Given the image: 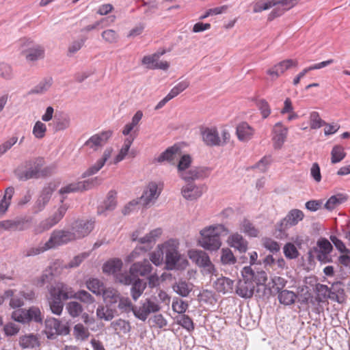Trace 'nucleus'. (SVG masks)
I'll use <instances>...</instances> for the list:
<instances>
[{"instance_id":"nucleus-8","label":"nucleus","mask_w":350,"mask_h":350,"mask_svg":"<svg viewBox=\"0 0 350 350\" xmlns=\"http://www.w3.org/2000/svg\"><path fill=\"white\" fill-rule=\"evenodd\" d=\"M44 332L48 338H53L56 335H66L69 328L63 325L61 321L55 318H48L45 320Z\"/></svg>"},{"instance_id":"nucleus-48","label":"nucleus","mask_w":350,"mask_h":350,"mask_svg":"<svg viewBox=\"0 0 350 350\" xmlns=\"http://www.w3.org/2000/svg\"><path fill=\"white\" fill-rule=\"evenodd\" d=\"M111 326L113 327L116 331L122 332L124 334L129 333L131 329L130 323L122 319L111 322Z\"/></svg>"},{"instance_id":"nucleus-17","label":"nucleus","mask_w":350,"mask_h":350,"mask_svg":"<svg viewBox=\"0 0 350 350\" xmlns=\"http://www.w3.org/2000/svg\"><path fill=\"white\" fill-rule=\"evenodd\" d=\"M75 293L72 286L64 282H57L49 289V293H52L63 300L73 299Z\"/></svg>"},{"instance_id":"nucleus-10","label":"nucleus","mask_w":350,"mask_h":350,"mask_svg":"<svg viewBox=\"0 0 350 350\" xmlns=\"http://www.w3.org/2000/svg\"><path fill=\"white\" fill-rule=\"evenodd\" d=\"M304 214L302 211L297 208L291 210L279 224V230L285 231L288 228L296 226L303 220Z\"/></svg>"},{"instance_id":"nucleus-6","label":"nucleus","mask_w":350,"mask_h":350,"mask_svg":"<svg viewBox=\"0 0 350 350\" xmlns=\"http://www.w3.org/2000/svg\"><path fill=\"white\" fill-rule=\"evenodd\" d=\"M188 255L193 262L198 266L203 267L208 273L215 272V267L211 262L209 256L204 251L192 250L189 251Z\"/></svg>"},{"instance_id":"nucleus-34","label":"nucleus","mask_w":350,"mask_h":350,"mask_svg":"<svg viewBox=\"0 0 350 350\" xmlns=\"http://www.w3.org/2000/svg\"><path fill=\"white\" fill-rule=\"evenodd\" d=\"M122 261L119 258H113L107 261L103 266V271L107 274H116L122 267Z\"/></svg>"},{"instance_id":"nucleus-29","label":"nucleus","mask_w":350,"mask_h":350,"mask_svg":"<svg viewBox=\"0 0 350 350\" xmlns=\"http://www.w3.org/2000/svg\"><path fill=\"white\" fill-rule=\"evenodd\" d=\"M204 142L211 146H219L220 138L217 131L214 128H206L202 132Z\"/></svg>"},{"instance_id":"nucleus-11","label":"nucleus","mask_w":350,"mask_h":350,"mask_svg":"<svg viewBox=\"0 0 350 350\" xmlns=\"http://www.w3.org/2000/svg\"><path fill=\"white\" fill-rule=\"evenodd\" d=\"M67 211V206L66 205H62L59 207L57 211L53 213V215L49 218L42 221L36 231L38 232H42L43 231L49 230L53 226L56 225L64 216Z\"/></svg>"},{"instance_id":"nucleus-36","label":"nucleus","mask_w":350,"mask_h":350,"mask_svg":"<svg viewBox=\"0 0 350 350\" xmlns=\"http://www.w3.org/2000/svg\"><path fill=\"white\" fill-rule=\"evenodd\" d=\"M135 137L130 135L127 138H126L124 141V144L121 149L120 150L119 153L113 159V163L117 164L119 162L122 161L124 159L126 156L128 154L129 150L131 144L134 141Z\"/></svg>"},{"instance_id":"nucleus-20","label":"nucleus","mask_w":350,"mask_h":350,"mask_svg":"<svg viewBox=\"0 0 350 350\" xmlns=\"http://www.w3.org/2000/svg\"><path fill=\"white\" fill-rule=\"evenodd\" d=\"M48 169L41 170V165L39 163L35 164L26 170L18 174V177L21 180H27L31 178H38L47 175Z\"/></svg>"},{"instance_id":"nucleus-55","label":"nucleus","mask_w":350,"mask_h":350,"mask_svg":"<svg viewBox=\"0 0 350 350\" xmlns=\"http://www.w3.org/2000/svg\"><path fill=\"white\" fill-rule=\"evenodd\" d=\"M310 124L312 129H317L325 125L326 122L323 120L317 111H312L310 114Z\"/></svg>"},{"instance_id":"nucleus-49","label":"nucleus","mask_w":350,"mask_h":350,"mask_svg":"<svg viewBox=\"0 0 350 350\" xmlns=\"http://www.w3.org/2000/svg\"><path fill=\"white\" fill-rule=\"evenodd\" d=\"M52 79L46 78L31 90L30 94H43L46 92L52 85Z\"/></svg>"},{"instance_id":"nucleus-26","label":"nucleus","mask_w":350,"mask_h":350,"mask_svg":"<svg viewBox=\"0 0 350 350\" xmlns=\"http://www.w3.org/2000/svg\"><path fill=\"white\" fill-rule=\"evenodd\" d=\"M179 148L176 146H172L167 148L165 151L161 152L158 157H154L153 162L162 163L163 162H168L170 164H174V160Z\"/></svg>"},{"instance_id":"nucleus-1","label":"nucleus","mask_w":350,"mask_h":350,"mask_svg":"<svg viewBox=\"0 0 350 350\" xmlns=\"http://www.w3.org/2000/svg\"><path fill=\"white\" fill-rule=\"evenodd\" d=\"M229 230L223 224L206 226L200 231L198 245L206 250L215 252L221 246L220 236L228 234Z\"/></svg>"},{"instance_id":"nucleus-57","label":"nucleus","mask_w":350,"mask_h":350,"mask_svg":"<svg viewBox=\"0 0 350 350\" xmlns=\"http://www.w3.org/2000/svg\"><path fill=\"white\" fill-rule=\"evenodd\" d=\"M103 39L107 43L115 44L119 40L118 33L113 29H107L102 32Z\"/></svg>"},{"instance_id":"nucleus-3","label":"nucleus","mask_w":350,"mask_h":350,"mask_svg":"<svg viewBox=\"0 0 350 350\" xmlns=\"http://www.w3.org/2000/svg\"><path fill=\"white\" fill-rule=\"evenodd\" d=\"M162 234V230L160 228L154 229L151 230L148 234L145 235L143 237L139 238V232L135 231L132 234V240L134 241H138L141 244H147L148 247L144 246H137L135 249V250L130 254L129 256V258L130 260H132L133 258H135L138 254V250L142 251V252H147L148 250H150L152 245L154 244L157 239Z\"/></svg>"},{"instance_id":"nucleus-18","label":"nucleus","mask_w":350,"mask_h":350,"mask_svg":"<svg viewBox=\"0 0 350 350\" xmlns=\"http://www.w3.org/2000/svg\"><path fill=\"white\" fill-rule=\"evenodd\" d=\"M112 133L109 131L95 134L89 138L85 143V146L94 151L103 146L111 137Z\"/></svg>"},{"instance_id":"nucleus-43","label":"nucleus","mask_w":350,"mask_h":350,"mask_svg":"<svg viewBox=\"0 0 350 350\" xmlns=\"http://www.w3.org/2000/svg\"><path fill=\"white\" fill-rule=\"evenodd\" d=\"M19 344L24 349H32L39 346V341L36 336L29 334L21 337Z\"/></svg>"},{"instance_id":"nucleus-47","label":"nucleus","mask_w":350,"mask_h":350,"mask_svg":"<svg viewBox=\"0 0 350 350\" xmlns=\"http://www.w3.org/2000/svg\"><path fill=\"white\" fill-rule=\"evenodd\" d=\"M161 244H159L157 250L150 254V260L155 265L159 266L162 264L163 260L164 247H162Z\"/></svg>"},{"instance_id":"nucleus-23","label":"nucleus","mask_w":350,"mask_h":350,"mask_svg":"<svg viewBox=\"0 0 350 350\" xmlns=\"http://www.w3.org/2000/svg\"><path fill=\"white\" fill-rule=\"evenodd\" d=\"M116 192L111 190L107 193L106 199L98 207L97 213L98 215L107 214V212L112 211L117 205Z\"/></svg>"},{"instance_id":"nucleus-7","label":"nucleus","mask_w":350,"mask_h":350,"mask_svg":"<svg viewBox=\"0 0 350 350\" xmlns=\"http://www.w3.org/2000/svg\"><path fill=\"white\" fill-rule=\"evenodd\" d=\"M99 183H100L98 178L96 177L86 180L68 184L62 187L59 189V192L61 195H64L73 192L82 191L84 190L90 189Z\"/></svg>"},{"instance_id":"nucleus-45","label":"nucleus","mask_w":350,"mask_h":350,"mask_svg":"<svg viewBox=\"0 0 350 350\" xmlns=\"http://www.w3.org/2000/svg\"><path fill=\"white\" fill-rule=\"evenodd\" d=\"M73 335L77 340L83 341L89 338L90 334L88 329L83 324L77 323L74 326Z\"/></svg>"},{"instance_id":"nucleus-12","label":"nucleus","mask_w":350,"mask_h":350,"mask_svg":"<svg viewBox=\"0 0 350 350\" xmlns=\"http://www.w3.org/2000/svg\"><path fill=\"white\" fill-rule=\"evenodd\" d=\"M161 191V188H159L157 183H149L139 198L140 203L144 206H148L150 203L154 202L160 196Z\"/></svg>"},{"instance_id":"nucleus-35","label":"nucleus","mask_w":350,"mask_h":350,"mask_svg":"<svg viewBox=\"0 0 350 350\" xmlns=\"http://www.w3.org/2000/svg\"><path fill=\"white\" fill-rule=\"evenodd\" d=\"M240 230L251 237H256L258 235V230L247 219L244 218L239 223Z\"/></svg>"},{"instance_id":"nucleus-38","label":"nucleus","mask_w":350,"mask_h":350,"mask_svg":"<svg viewBox=\"0 0 350 350\" xmlns=\"http://www.w3.org/2000/svg\"><path fill=\"white\" fill-rule=\"evenodd\" d=\"M86 287L94 294L101 295L105 287L103 282L97 278H90L85 282Z\"/></svg>"},{"instance_id":"nucleus-30","label":"nucleus","mask_w":350,"mask_h":350,"mask_svg":"<svg viewBox=\"0 0 350 350\" xmlns=\"http://www.w3.org/2000/svg\"><path fill=\"white\" fill-rule=\"evenodd\" d=\"M348 200V196L346 193H338L332 196L326 202L324 208L327 211H332L340 204L345 203Z\"/></svg>"},{"instance_id":"nucleus-4","label":"nucleus","mask_w":350,"mask_h":350,"mask_svg":"<svg viewBox=\"0 0 350 350\" xmlns=\"http://www.w3.org/2000/svg\"><path fill=\"white\" fill-rule=\"evenodd\" d=\"M161 309L157 297L153 296L141 301L140 305L135 308L133 315L140 321H146L152 313H157Z\"/></svg>"},{"instance_id":"nucleus-19","label":"nucleus","mask_w":350,"mask_h":350,"mask_svg":"<svg viewBox=\"0 0 350 350\" xmlns=\"http://www.w3.org/2000/svg\"><path fill=\"white\" fill-rule=\"evenodd\" d=\"M53 192V188L51 186H47L42 189L33 206V211L34 213H38L44 209L51 200Z\"/></svg>"},{"instance_id":"nucleus-31","label":"nucleus","mask_w":350,"mask_h":350,"mask_svg":"<svg viewBox=\"0 0 350 350\" xmlns=\"http://www.w3.org/2000/svg\"><path fill=\"white\" fill-rule=\"evenodd\" d=\"M15 190L13 187H8L5 189L4 195L0 200V215H4L8 211Z\"/></svg>"},{"instance_id":"nucleus-25","label":"nucleus","mask_w":350,"mask_h":350,"mask_svg":"<svg viewBox=\"0 0 350 350\" xmlns=\"http://www.w3.org/2000/svg\"><path fill=\"white\" fill-rule=\"evenodd\" d=\"M70 117L68 114L59 113L55 115L53 122L50 125H52L55 132H58L68 129L70 125Z\"/></svg>"},{"instance_id":"nucleus-28","label":"nucleus","mask_w":350,"mask_h":350,"mask_svg":"<svg viewBox=\"0 0 350 350\" xmlns=\"http://www.w3.org/2000/svg\"><path fill=\"white\" fill-rule=\"evenodd\" d=\"M236 133L239 141L245 142L252 138L254 130L247 122H242L237 125Z\"/></svg>"},{"instance_id":"nucleus-14","label":"nucleus","mask_w":350,"mask_h":350,"mask_svg":"<svg viewBox=\"0 0 350 350\" xmlns=\"http://www.w3.org/2000/svg\"><path fill=\"white\" fill-rule=\"evenodd\" d=\"M288 128L284 126L281 122L275 124L273 128V146L275 150L282 148L288 135Z\"/></svg>"},{"instance_id":"nucleus-41","label":"nucleus","mask_w":350,"mask_h":350,"mask_svg":"<svg viewBox=\"0 0 350 350\" xmlns=\"http://www.w3.org/2000/svg\"><path fill=\"white\" fill-rule=\"evenodd\" d=\"M220 260L224 265H233L237 262V258L232 250L228 247L222 248L221 250Z\"/></svg>"},{"instance_id":"nucleus-21","label":"nucleus","mask_w":350,"mask_h":350,"mask_svg":"<svg viewBox=\"0 0 350 350\" xmlns=\"http://www.w3.org/2000/svg\"><path fill=\"white\" fill-rule=\"evenodd\" d=\"M202 187L193 183H189L181 189L182 196L187 200H195L202 195Z\"/></svg>"},{"instance_id":"nucleus-58","label":"nucleus","mask_w":350,"mask_h":350,"mask_svg":"<svg viewBox=\"0 0 350 350\" xmlns=\"http://www.w3.org/2000/svg\"><path fill=\"white\" fill-rule=\"evenodd\" d=\"M177 323L189 332L193 331L194 329L193 321L189 316L186 314H182L177 317Z\"/></svg>"},{"instance_id":"nucleus-59","label":"nucleus","mask_w":350,"mask_h":350,"mask_svg":"<svg viewBox=\"0 0 350 350\" xmlns=\"http://www.w3.org/2000/svg\"><path fill=\"white\" fill-rule=\"evenodd\" d=\"M96 316L100 319L111 321L113 318L111 310L105 308L103 306H99L96 309Z\"/></svg>"},{"instance_id":"nucleus-33","label":"nucleus","mask_w":350,"mask_h":350,"mask_svg":"<svg viewBox=\"0 0 350 350\" xmlns=\"http://www.w3.org/2000/svg\"><path fill=\"white\" fill-rule=\"evenodd\" d=\"M101 295L103 301L107 304L110 305L117 304L121 297L120 293L116 289L111 287L105 288Z\"/></svg>"},{"instance_id":"nucleus-16","label":"nucleus","mask_w":350,"mask_h":350,"mask_svg":"<svg viewBox=\"0 0 350 350\" xmlns=\"http://www.w3.org/2000/svg\"><path fill=\"white\" fill-rule=\"evenodd\" d=\"M208 174V169L204 167H192L182 172L179 175L180 178L186 182H190L196 180L202 179Z\"/></svg>"},{"instance_id":"nucleus-5","label":"nucleus","mask_w":350,"mask_h":350,"mask_svg":"<svg viewBox=\"0 0 350 350\" xmlns=\"http://www.w3.org/2000/svg\"><path fill=\"white\" fill-rule=\"evenodd\" d=\"M21 53L28 62H35L44 57V49L29 39L21 41Z\"/></svg>"},{"instance_id":"nucleus-42","label":"nucleus","mask_w":350,"mask_h":350,"mask_svg":"<svg viewBox=\"0 0 350 350\" xmlns=\"http://www.w3.org/2000/svg\"><path fill=\"white\" fill-rule=\"evenodd\" d=\"M174 291L182 297H187L192 291V284L186 281H178L173 286Z\"/></svg>"},{"instance_id":"nucleus-22","label":"nucleus","mask_w":350,"mask_h":350,"mask_svg":"<svg viewBox=\"0 0 350 350\" xmlns=\"http://www.w3.org/2000/svg\"><path fill=\"white\" fill-rule=\"evenodd\" d=\"M152 267L150 261L144 259L143 261L133 263L130 267V273L135 275L136 278L139 276H146L151 273Z\"/></svg>"},{"instance_id":"nucleus-32","label":"nucleus","mask_w":350,"mask_h":350,"mask_svg":"<svg viewBox=\"0 0 350 350\" xmlns=\"http://www.w3.org/2000/svg\"><path fill=\"white\" fill-rule=\"evenodd\" d=\"M47 299L52 313L56 315H60L64 308L63 299L57 297L52 293H49V296Z\"/></svg>"},{"instance_id":"nucleus-64","label":"nucleus","mask_w":350,"mask_h":350,"mask_svg":"<svg viewBox=\"0 0 350 350\" xmlns=\"http://www.w3.org/2000/svg\"><path fill=\"white\" fill-rule=\"evenodd\" d=\"M12 319L18 323H25L28 322L27 310L23 309H17L12 314Z\"/></svg>"},{"instance_id":"nucleus-51","label":"nucleus","mask_w":350,"mask_h":350,"mask_svg":"<svg viewBox=\"0 0 350 350\" xmlns=\"http://www.w3.org/2000/svg\"><path fill=\"white\" fill-rule=\"evenodd\" d=\"M189 81L187 79L180 81L167 94L170 98H174L183 92L189 86Z\"/></svg>"},{"instance_id":"nucleus-39","label":"nucleus","mask_w":350,"mask_h":350,"mask_svg":"<svg viewBox=\"0 0 350 350\" xmlns=\"http://www.w3.org/2000/svg\"><path fill=\"white\" fill-rule=\"evenodd\" d=\"M297 295L288 290H282L278 292V300L280 304L289 306L295 303Z\"/></svg>"},{"instance_id":"nucleus-27","label":"nucleus","mask_w":350,"mask_h":350,"mask_svg":"<svg viewBox=\"0 0 350 350\" xmlns=\"http://www.w3.org/2000/svg\"><path fill=\"white\" fill-rule=\"evenodd\" d=\"M254 288L255 286L252 281L241 280L237 284L236 292L243 298H250L253 295Z\"/></svg>"},{"instance_id":"nucleus-52","label":"nucleus","mask_w":350,"mask_h":350,"mask_svg":"<svg viewBox=\"0 0 350 350\" xmlns=\"http://www.w3.org/2000/svg\"><path fill=\"white\" fill-rule=\"evenodd\" d=\"M73 299H78L86 304H92L95 301L94 297L85 290H80L75 292Z\"/></svg>"},{"instance_id":"nucleus-15","label":"nucleus","mask_w":350,"mask_h":350,"mask_svg":"<svg viewBox=\"0 0 350 350\" xmlns=\"http://www.w3.org/2000/svg\"><path fill=\"white\" fill-rule=\"evenodd\" d=\"M298 64L297 60L288 59L279 62L274 65L272 68L267 70V74L271 77L272 80L278 79L286 70L292 67H295Z\"/></svg>"},{"instance_id":"nucleus-62","label":"nucleus","mask_w":350,"mask_h":350,"mask_svg":"<svg viewBox=\"0 0 350 350\" xmlns=\"http://www.w3.org/2000/svg\"><path fill=\"white\" fill-rule=\"evenodd\" d=\"M135 275H133L130 272L120 273L116 275V280L124 285H131L136 280Z\"/></svg>"},{"instance_id":"nucleus-63","label":"nucleus","mask_w":350,"mask_h":350,"mask_svg":"<svg viewBox=\"0 0 350 350\" xmlns=\"http://www.w3.org/2000/svg\"><path fill=\"white\" fill-rule=\"evenodd\" d=\"M284 254L289 259L296 258L299 252L294 244L291 243H286L284 247Z\"/></svg>"},{"instance_id":"nucleus-54","label":"nucleus","mask_w":350,"mask_h":350,"mask_svg":"<svg viewBox=\"0 0 350 350\" xmlns=\"http://www.w3.org/2000/svg\"><path fill=\"white\" fill-rule=\"evenodd\" d=\"M118 308L126 313L133 312L135 310L136 306H133L131 301L128 297H120V300L118 301Z\"/></svg>"},{"instance_id":"nucleus-37","label":"nucleus","mask_w":350,"mask_h":350,"mask_svg":"<svg viewBox=\"0 0 350 350\" xmlns=\"http://www.w3.org/2000/svg\"><path fill=\"white\" fill-rule=\"evenodd\" d=\"M146 288V282L137 278L132 284L131 295L134 301H137Z\"/></svg>"},{"instance_id":"nucleus-53","label":"nucleus","mask_w":350,"mask_h":350,"mask_svg":"<svg viewBox=\"0 0 350 350\" xmlns=\"http://www.w3.org/2000/svg\"><path fill=\"white\" fill-rule=\"evenodd\" d=\"M318 245L322 250L321 254L318 255V259L321 261L323 260L332 250V244L327 239H322L318 242Z\"/></svg>"},{"instance_id":"nucleus-2","label":"nucleus","mask_w":350,"mask_h":350,"mask_svg":"<svg viewBox=\"0 0 350 350\" xmlns=\"http://www.w3.org/2000/svg\"><path fill=\"white\" fill-rule=\"evenodd\" d=\"M179 241L171 239L161 244L164 247L165 263L167 270H183L187 268L189 262L185 255L179 252Z\"/></svg>"},{"instance_id":"nucleus-60","label":"nucleus","mask_w":350,"mask_h":350,"mask_svg":"<svg viewBox=\"0 0 350 350\" xmlns=\"http://www.w3.org/2000/svg\"><path fill=\"white\" fill-rule=\"evenodd\" d=\"M159 57V54L157 53L151 55H146L143 57L142 63L146 66L147 68L154 70Z\"/></svg>"},{"instance_id":"nucleus-40","label":"nucleus","mask_w":350,"mask_h":350,"mask_svg":"<svg viewBox=\"0 0 350 350\" xmlns=\"http://www.w3.org/2000/svg\"><path fill=\"white\" fill-rule=\"evenodd\" d=\"M232 284L233 282L230 279L220 278L215 282L214 286L218 292L226 293L232 290Z\"/></svg>"},{"instance_id":"nucleus-9","label":"nucleus","mask_w":350,"mask_h":350,"mask_svg":"<svg viewBox=\"0 0 350 350\" xmlns=\"http://www.w3.org/2000/svg\"><path fill=\"white\" fill-rule=\"evenodd\" d=\"M75 240H76V238L72 230H58L52 232L47 244L51 249Z\"/></svg>"},{"instance_id":"nucleus-46","label":"nucleus","mask_w":350,"mask_h":350,"mask_svg":"<svg viewBox=\"0 0 350 350\" xmlns=\"http://www.w3.org/2000/svg\"><path fill=\"white\" fill-rule=\"evenodd\" d=\"M66 309L72 318L78 317L83 310V306L77 301H70L66 304Z\"/></svg>"},{"instance_id":"nucleus-56","label":"nucleus","mask_w":350,"mask_h":350,"mask_svg":"<svg viewBox=\"0 0 350 350\" xmlns=\"http://www.w3.org/2000/svg\"><path fill=\"white\" fill-rule=\"evenodd\" d=\"M46 132V126L42 121H37L32 130V133L37 139H42L45 136Z\"/></svg>"},{"instance_id":"nucleus-50","label":"nucleus","mask_w":350,"mask_h":350,"mask_svg":"<svg viewBox=\"0 0 350 350\" xmlns=\"http://www.w3.org/2000/svg\"><path fill=\"white\" fill-rule=\"evenodd\" d=\"M191 157L188 154H183L180 158L177 164V171L178 176L182 174V172H184L185 170H188L191 167Z\"/></svg>"},{"instance_id":"nucleus-13","label":"nucleus","mask_w":350,"mask_h":350,"mask_svg":"<svg viewBox=\"0 0 350 350\" xmlns=\"http://www.w3.org/2000/svg\"><path fill=\"white\" fill-rule=\"evenodd\" d=\"M94 220H77L72 225V231L76 239H81L88 235L94 228Z\"/></svg>"},{"instance_id":"nucleus-61","label":"nucleus","mask_w":350,"mask_h":350,"mask_svg":"<svg viewBox=\"0 0 350 350\" xmlns=\"http://www.w3.org/2000/svg\"><path fill=\"white\" fill-rule=\"evenodd\" d=\"M276 5L274 0H269L265 2H257L254 5L253 12L254 13L261 12L262 11L270 9Z\"/></svg>"},{"instance_id":"nucleus-24","label":"nucleus","mask_w":350,"mask_h":350,"mask_svg":"<svg viewBox=\"0 0 350 350\" xmlns=\"http://www.w3.org/2000/svg\"><path fill=\"white\" fill-rule=\"evenodd\" d=\"M227 243L231 247L235 248L240 253H245L247 250V241L238 232L230 234L227 239Z\"/></svg>"},{"instance_id":"nucleus-44","label":"nucleus","mask_w":350,"mask_h":350,"mask_svg":"<svg viewBox=\"0 0 350 350\" xmlns=\"http://www.w3.org/2000/svg\"><path fill=\"white\" fill-rule=\"evenodd\" d=\"M346 152L342 146L336 145L331 151V163L336 164L342 161L346 157Z\"/></svg>"}]
</instances>
